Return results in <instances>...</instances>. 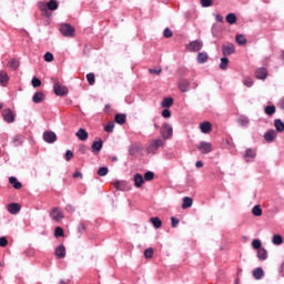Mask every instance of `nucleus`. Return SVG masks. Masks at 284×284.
Returning a JSON list of instances; mask_svg holds the SVG:
<instances>
[{"instance_id": "473e14b6", "label": "nucleus", "mask_w": 284, "mask_h": 284, "mask_svg": "<svg viewBox=\"0 0 284 284\" xmlns=\"http://www.w3.org/2000/svg\"><path fill=\"white\" fill-rule=\"evenodd\" d=\"M226 23H230V26H234V23H236V14L229 13L226 16Z\"/></svg>"}, {"instance_id": "4468645a", "label": "nucleus", "mask_w": 284, "mask_h": 284, "mask_svg": "<svg viewBox=\"0 0 284 284\" xmlns=\"http://www.w3.org/2000/svg\"><path fill=\"white\" fill-rule=\"evenodd\" d=\"M33 103H43L45 101V93L38 91L32 97Z\"/></svg>"}, {"instance_id": "69168bd1", "label": "nucleus", "mask_w": 284, "mask_h": 284, "mask_svg": "<svg viewBox=\"0 0 284 284\" xmlns=\"http://www.w3.org/2000/svg\"><path fill=\"white\" fill-rule=\"evenodd\" d=\"M73 179H83V173H81V171H75L73 173Z\"/></svg>"}, {"instance_id": "c756f323", "label": "nucleus", "mask_w": 284, "mask_h": 284, "mask_svg": "<svg viewBox=\"0 0 284 284\" xmlns=\"http://www.w3.org/2000/svg\"><path fill=\"white\" fill-rule=\"evenodd\" d=\"M257 258L260 261H265L267 258V251L265 248L257 250Z\"/></svg>"}, {"instance_id": "6ab92c4d", "label": "nucleus", "mask_w": 284, "mask_h": 284, "mask_svg": "<svg viewBox=\"0 0 284 284\" xmlns=\"http://www.w3.org/2000/svg\"><path fill=\"white\" fill-rule=\"evenodd\" d=\"M8 212L10 214H19L21 212V205L19 203H11L8 205Z\"/></svg>"}, {"instance_id": "864d4df0", "label": "nucleus", "mask_w": 284, "mask_h": 284, "mask_svg": "<svg viewBox=\"0 0 284 284\" xmlns=\"http://www.w3.org/2000/svg\"><path fill=\"white\" fill-rule=\"evenodd\" d=\"M105 132H113L114 131V122H109L105 128Z\"/></svg>"}, {"instance_id": "423d86ee", "label": "nucleus", "mask_w": 284, "mask_h": 284, "mask_svg": "<svg viewBox=\"0 0 284 284\" xmlns=\"http://www.w3.org/2000/svg\"><path fill=\"white\" fill-rule=\"evenodd\" d=\"M197 150L201 152V154H210V152H212L214 149L210 142H200Z\"/></svg>"}, {"instance_id": "de8ad7c7", "label": "nucleus", "mask_w": 284, "mask_h": 284, "mask_svg": "<svg viewBox=\"0 0 284 284\" xmlns=\"http://www.w3.org/2000/svg\"><path fill=\"white\" fill-rule=\"evenodd\" d=\"M261 240H253L252 241V247H253V250H261Z\"/></svg>"}, {"instance_id": "49530a36", "label": "nucleus", "mask_w": 284, "mask_h": 284, "mask_svg": "<svg viewBox=\"0 0 284 284\" xmlns=\"http://www.w3.org/2000/svg\"><path fill=\"white\" fill-rule=\"evenodd\" d=\"M31 84L33 88H41V81L37 77L32 78Z\"/></svg>"}, {"instance_id": "f03ea898", "label": "nucleus", "mask_w": 284, "mask_h": 284, "mask_svg": "<svg viewBox=\"0 0 284 284\" xmlns=\"http://www.w3.org/2000/svg\"><path fill=\"white\" fill-rule=\"evenodd\" d=\"M53 92L57 97H68V87L61 84L59 79L53 80Z\"/></svg>"}, {"instance_id": "6e6552de", "label": "nucleus", "mask_w": 284, "mask_h": 284, "mask_svg": "<svg viewBox=\"0 0 284 284\" xmlns=\"http://www.w3.org/2000/svg\"><path fill=\"white\" fill-rule=\"evenodd\" d=\"M160 132H161V136L164 138L165 140L172 139L173 129L170 124H164Z\"/></svg>"}, {"instance_id": "5fc2aeb1", "label": "nucleus", "mask_w": 284, "mask_h": 284, "mask_svg": "<svg viewBox=\"0 0 284 284\" xmlns=\"http://www.w3.org/2000/svg\"><path fill=\"white\" fill-rule=\"evenodd\" d=\"M202 8H210L212 0H200Z\"/></svg>"}, {"instance_id": "ea45409f", "label": "nucleus", "mask_w": 284, "mask_h": 284, "mask_svg": "<svg viewBox=\"0 0 284 284\" xmlns=\"http://www.w3.org/2000/svg\"><path fill=\"white\" fill-rule=\"evenodd\" d=\"M9 68H11V70H18L19 69V60H11L9 63H8Z\"/></svg>"}, {"instance_id": "393cba45", "label": "nucleus", "mask_w": 284, "mask_h": 284, "mask_svg": "<svg viewBox=\"0 0 284 284\" xmlns=\"http://www.w3.org/2000/svg\"><path fill=\"white\" fill-rule=\"evenodd\" d=\"M194 203V200L190 196L183 197V203H182V210H187V207H192V204Z\"/></svg>"}, {"instance_id": "5701e85b", "label": "nucleus", "mask_w": 284, "mask_h": 284, "mask_svg": "<svg viewBox=\"0 0 284 284\" xmlns=\"http://www.w3.org/2000/svg\"><path fill=\"white\" fill-rule=\"evenodd\" d=\"M75 136H78L80 141H88V131H85V129H79Z\"/></svg>"}, {"instance_id": "bf43d9fd", "label": "nucleus", "mask_w": 284, "mask_h": 284, "mask_svg": "<svg viewBox=\"0 0 284 284\" xmlns=\"http://www.w3.org/2000/svg\"><path fill=\"white\" fill-rule=\"evenodd\" d=\"M162 116H163L164 119H170V116H172V112H170V110H168V109H164V110L162 111Z\"/></svg>"}, {"instance_id": "13d9d810", "label": "nucleus", "mask_w": 284, "mask_h": 284, "mask_svg": "<svg viewBox=\"0 0 284 284\" xmlns=\"http://www.w3.org/2000/svg\"><path fill=\"white\" fill-rule=\"evenodd\" d=\"M113 187H115V190H123V182L121 181H115L112 183Z\"/></svg>"}, {"instance_id": "f3484780", "label": "nucleus", "mask_w": 284, "mask_h": 284, "mask_svg": "<svg viewBox=\"0 0 284 284\" xmlns=\"http://www.w3.org/2000/svg\"><path fill=\"white\" fill-rule=\"evenodd\" d=\"M133 181L136 187H143V183H145V180L143 179V175H141V173L134 174Z\"/></svg>"}, {"instance_id": "09e8293b", "label": "nucleus", "mask_w": 284, "mask_h": 284, "mask_svg": "<svg viewBox=\"0 0 284 284\" xmlns=\"http://www.w3.org/2000/svg\"><path fill=\"white\" fill-rule=\"evenodd\" d=\"M144 256H145V258H152V256H154V250H152V248H146V250L144 251Z\"/></svg>"}, {"instance_id": "20e7f679", "label": "nucleus", "mask_w": 284, "mask_h": 284, "mask_svg": "<svg viewBox=\"0 0 284 284\" xmlns=\"http://www.w3.org/2000/svg\"><path fill=\"white\" fill-rule=\"evenodd\" d=\"M60 32L67 38H72L74 37V32H77V29H74V27H72V24L70 23H62L60 24Z\"/></svg>"}, {"instance_id": "9b49d317", "label": "nucleus", "mask_w": 284, "mask_h": 284, "mask_svg": "<svg viewBox=\"0 0 284 284\" xmlns=\"http://www.w3.org/2000/svg\"><path fill=\"white\" fill-rule=\"evenodd\" d=\"M201 48H203V42H201L199 40L191 42L187 47L190 52H199L201 50Z\"/></svg>"}, {"instance_id": "7c9ffc66", "label": "nucleus", "mask_w": 284, "mask_h": 284, "mask_svg": "<svg viewBox=\"0 0 284 284\" xmlns=\"http://www.w3.org/2000/svg\"><path fill=\"white\" fill-rule=\"evenodd\" d=\"M275 130L276 132H284V123L281 121V119H276L274 121Z\"/></svg>"}, {"instance_id": "f257e3e1", "label": "nucleus", "mask_w": 284, "mask_h": 284, "mask_svg": "<svg viewBox=\"0 0 284 284\" xmlns=\"http://www.w3.org/2000/svg\"><path fill=\"white\" fill-rule=\"evenodd\" d=\"M39 10L44 17H50V11L54 12V10H59V2H57V0H50L47 4L44 2H40Z\"/></svg>"}, {"instance_id": "b1692460", "label": "nucleus", "mask_w": 284, "mask_h": 284, "mask_svg": "<svg viewBox=\"0 0 284 284\" xmlns=\"http://www.w3.org/2000/svg\"><path fill=\"white\" fill-rule=\"evenodd\" d=\"M9 183L13 185L14 190H21L23 187V184L14 176L9 178Z\"/></svg>"}, {"instance_id": "2f4dec72", "label": "nucleus", "mask_w": 284, "mask_h": 284, "mask_svg": "<svg viewBox=\"0 0 284 284\" xmlns=\"http://www.w3.org/2000/svg\"><path fill=\"white\" fill-rule=\"evenodd\" d=\"M264 112L267 114V116H272L273 114H276V106L267 105L265 106Z\"/></svg>"}, {"instance_id": "680f3d73", "label": "nucleus", "mask_w": 284, "mask_h": 284, "mask_svg": "<svg viewBox=\"0 0 284 284\" xmlns=\"http://www.w3.org/2000/svg\"><path fill=\"white\" fill-rule=\"evenodd\" d=\"M78 232L80 234H83V232H85V223H80L78 226Z\"/></svg>"}, {"instance_id": "0eeeda50", "label": "nucleus", "mask_w": 284, "mask_h": 284, "mask_svg": "<svg viewBox=\"0 0 284 284\" xmlns=\"http://www.w3.org/2000/svg\"><path fill=\"white\" fill-rule=\"evenodd\" d=\"M234 52H236V49L233 43L227 42L222 45V54L224 57H230V54H234Z\"/></svg>"}, {"instance_id": "ddd939ff", "label": "nucleus", "mask_w": 284, "mask_h": 284, "mask_svg": "<svg viewBox=\"0 0 284 284\" xmlns=\"http://www.w3.org/2000/svg\"><path fill=\"white\" fill-rule=\"evenodd\" d=\"M93 154H99L103 150V140L94 141L91 145Z\"/></svg>"}, {"instance_id": "8fccbe9b", "label": "nucleus", "mask_w": 284, "mask_h": 284, "mask_svg": "<svg viewBox=\"0 0 284 284\" xmlns=\"http://www.w3.org/2000/svg\"><path fill=\"white\" fill-rule=\"evenodd\" d=\"M163 37L165 39H172V37H173L172 30H170L169 28L164 29Z\"/></svg>"}, {"instance_id": "dca6fc26", "label": "nucleus", "mask_w": 284, "mask_h": 284, "mask_svg": "<svg viewBox=\"0 0 284 284\" xmlns=\"http://www.w3.org/2000/svg\"><path fill=\"white\" fill-rule=\"evenodd\" d=\"M9 81H10V77L8 75V72L0 71V85L2 88H6Z\"/></svg>"}, {"instance_id": "603ef678", "label": "nucleus", "mask_w": 284, "mask_h": 284, "mask_svg": "<svg viewBox=\"0 0 284 284\" xmlns=\"http://www.w3.org/2000/svg\"><path fill=\"white\" fill-rule=\"evenodd\" d=\"M163 72V69L158 68V69H149V74H156L159 77V74H161Z\"/></svg>"}, {"instance_id": "aec40b11", "label": "nucleus", "mask_w": 284, "mask_h": 284, "mask_svg": "<svg viewBox=\"0 0 284 284\" xmlns=\"http://www.w3.org/2000/svg\"><path fill=\"white\" fill-rule=\"evenodd\" d=\"M200 130L203 134H210V132H212V123H210V122L201 123Z\"/></svg>"}, {"instance_id": "a19ab883", "label": "nucleus", "mask_w": 284, "mask_h": 284, "mask_svg": "<svg viewBox=\"0 0 284 284\" xmlns=\"http://www.w3.org/2000/svg\"><path fill=\"white\" fill-rule=\"evenodd\" d=\"M13 144H14L16 146L22 145V144H23V138H21V135H16V136L13 138Z\"/></svg>"}, {"instance_id": "412c9836", "label": "nucleus", "mask_w": 284, "mask_h": 284, "mask_svg": "<svg viewBox=\"0 0 284 284\" xmlns=\"http://www.w3.org/2000/svg\"><path fill=\"white\" fill-rule=\"evenodd\" d=\"M265 276V272L263 271L262 267H257L253 271V277L255 281H261Z\"/></svg>"}, {"instance_id": "2eb2a0df", "label": "nucleus", "mask_w": 284, "mask_h": 284, "mask_svg": "<svg viewBox=\"0 0 284 284\" xmlns=\"http://www.w3.org/2000/svg\"><path fill=\"white\" fill-rule=\"evenodd\" d=\"M244 159L246 163H250L256 159V152L252 149H247L246 152L244 153Z\"/></svg>"}, {"instance_id": "bb28decb", "label": "nucleus", "mask_w": 284, "mask_h": 284, "mask_svg": "<svg viewBox=\"0 0 284 284\" xmlns=\"http://www.w3.org/2000/svg\"><path fill=\"white\" fill-rule=\"evenodd\" d=\"M161 105H162V108H172V105H174V99L164 98Z\"/></svg>"}, {"instance_id": "4c0bfd02", "label": "nucleus", "mask_w": 284, "mask_h": 284, "mask_svg": "<svg viewBox=\"0 0 284 284\" xmlns=\"http://www.w3.org/2000/svg\"><path fill=\"white\" fill-rule=\"evenodd\" d=\"M87 81H88L89 85H94V83H97V79L94 77V73H88L87 74Z\"/></svg>"}, {"instance_id": "0e129e2a", "label": "nucleus", "mask_w": 284, "mask_h": 284, "mask_svg": "<svg viewBox=\"0 0 284 284\" xmlns=\"http://www.w3.org/2000/svg\"><path fill=\"white\" fill-rule=\"evenodd\" d=\"M8 245V239L0 237V247H6Z\"/></svg>"}, {"instance_id": "79ce46f5", "label": "nucleus", "mask_w": 284, "mask_h": 284, "mask_svg": "<svg viewBox=\"0 0 284 284\" xmlns=\"http://www.w3.org/2000/svg\"><path fill=\"white\" fill-rule=\"evenodd\" d=\"M109 170H108V166H101L99 170H98V175L99 176H106Z\"/></svg>"}, {"instance_id": "a211bd4d", "label": "nucleus", "mask_w": 284, "mask_h": 284, "mask_svg": "<svg viewBox=\"0 0 284 284\" xmlns=\"http://www.w3.org/2000/svg\"><path fill=\"white\" fill-rule=\"evenodd\" d=\"M275 139H276V131H274V130H268V131L264 134V140H265L267 143L274 142Z\"/></svg>"}, {"instance_id": "72a5a7b5", "label": "nucleus", "mask_w": 284, "mask_h": 284, "mask_svg": "<svg viewBox=\"0 0 284 284\" xmlns=\"http://www.w3.org/2000/svg\"><path fill=\"white\" fill-rule=\"evenodd\" d=\"M252 214H253V216H262L263 215V210L261 209V205H255L252 209Z\"/></svg>"}, {"instance_id": "7ed1b4c3", "label": "nucleus", "mask_w": 284, "mask_h": 284, "mask_svg": "<svg viewBox=\"0 0 284 284\" xmlns=\"http://www.w3.org/2000/svg\"><path fill=\"white\" fill-rule=\"evenodd\" d=\"M163 145H165V141H163L162 139L153 140L146 148V152L149 154H156V150H159V148H163Z\"/></svg>"}, {"instance_id": "c03bdc74", "label": "nucleus", "mask_w": 284, "mask_h": 284, "mask_svg": "<svg viewBox=\"0 0 284 284\" xmlns=\"http://www.w3.org/2000/svg\"><path fill=\"white\" fill-rule=\"evenodd\" d=\"M154 180V172L148 171L144 173V181H153Z\"/></svg>"}, {"instance_id": "338daca9", "label": "nucleus", "mask_w": 284, "mask_h": 284, "mask_svg": "<svg viewBox=\"0 0 284 284\" xmlns=\"http://www.w3.org/2000/svg\"><path fill=\"white\" fill-rule=\"evenodd\" d=\"M215 19H216V21H217L219 23H223V16L216 14V16H215Z\"/></svg>"}, {"instance_id": "052dcab7", "label": "nucleus", "mask_w": 284, "mask_h": 284, "mask_svg": "<svg viewBox=\"0 0 284 284\" xmlns=\"http://www.w3.org/2000/svg\"><path fill=\"white\" fill-rule=\"evenodd\" d=\"M179 223H180L179 219L171 217V225H172V227H178Z\"/></svg>"}, {"instance_id": "37998d69", "label": "nucleus", "mask_w": 284, "mask_h": 284, "mask_svg": "<svg viewBox=\"0 0 284 284\" xmlns=\"http://www.w3.org/2000/svg\"><path fill=\"white\" fill-rule=\"evenodd\" d=\"M63 229L61 226H57L55 230H54V236L55 239H59L61 236H63Z\"/></svg>"}, {"instance_id": "cd10ccee", "label": "nucleus", "mask_w": 284, "mask_h": 284, "mask_svg": "<svg viewBox=\"0 0 284 284\" xmlns=\"http://www.w3.org/2000/svg\"><path fill=\"white\" fill-rule=\"evenodd\" d=\"M150 222L152 223V225L155 227V230L161 229V226L163 225V222L161 221V219L159 217H151Z\"/></svg>"}, {"instance_id": "39448f33", "label": "nucleus", "mask_w": 284, "mask_h": 284, "mask_svg": "<svg viewBox=\"0 0 284 284\" xmlns=\"http://www.w3.org/2000/svg\"><path fill=\"white\" fill-rule=\"evenodd\" d=\"M14 112H12V109H3L2 110V119L6 121V123H14L16 119Z\"/></svg>"}, {"instance_id": "6e6d98bb", "label": "nucleus", "mask_w": 284, "mask_h": 284, "mask_svg": "<svg viewBox=\"0 0 284 284\" xmlns=\"http://www.w3.org/2000/svg\"><path fill=\"white\" fill-rule=\"evenodd\" d=\"M74 159V153L70 150L65 152V161H72Z\"/></svg>"}, {"instance_id": "3c124183", "label": "nucleus", "mask_w": 284, "mask_h": 284, "mask_svg": "<svg viewBox=\"0 0 284 284\" xmlns=\"http://www.w3.org/2000/svg\"><path fill=\"white\" fill-rule=\"evenodd\" d=\"M44 61H47V63H50V62L54 61V55L50 52H47L44 54Z\"/></svg>"}, {"instance_id": "58836bf2", "label": "nucleus", "mask_w": 284, "mask_h": 284, "mask_svg": "<svg viewBox=\"0 0 284 284\" xmlns=\"http://www.w3.org/2000/svg\"><path fill=\"white\" fill-rule=\"evenodd\" d=\"M229 63H230V59H227V58H225V57L222 58V59H221V63H220L221 70H227Z\"/></svg>"}, {"instance_id": "e2e57ef3", "label": "nucleus", "mask_w": 284, "mask_h": 284, "mask_svg": "<svg viewBox=\"0 0 284 284\" xmlns=\"http://www.w3.org/2000/svg\"><path fill=\"white\" fill-rule=\"evenodd\" d=\"M79 152L81 154H88V146L82 144L80 148H79Z\"/></svg>"}, {"instance_id": "9d476101", "label": "nucleus", "mask_w": 284, "mask_h": 284, "mask_svg": "<svg viewBox=\"0 0 284 284\" xmlns=\"http://www.w3.org/2000/svg\"><path fill=\"white\" fill-rule=\"evenodd\" d=\"M43 141H45V143H55L57 133H54L53 131H45L43 133Z\"/></svg>"}, {"instance_id": "774afa93", "label": "nucleus", "mask_w": 284, "mask_h": 284, "mask_svg": "<svg viewBox=\"0 0 284 284\" xmlns=\"http://www.w3.org/2000/svg\"><path fill=\"white\" fill-rule=\"evenodd\" d=\"M195 168H203V162L202 161H197L195 163Z\"/></svg>"}, {"instance_id": "4be33fe9", "label": "nucleus", "mask_w": 284, "mask_h": 284, "mask_svg": "<svg viewBox=\"0 0 284 284\" xmlns=\"http://www.w3.org/2000/svg\"><path fill=\"white\" fill-rule=\"evenodd\" d=\"M55 256H58V258H65V246L63 244L55 248Z\"/></svg>"}, {"instance_id": "c9c22d12", "label": "nucleus", "mask_w": 284, "mask_h": 284, "mask_svg": "<svg viewBox=\"0 0 284 284\" xmlns=\"http://www.w3.org/2000/svg\"><path fill=\"white\" fill-rule=\"evenodd\" d=\"M272 243L273 245H283V236L273 235Z\"/></svg>"}, {"instance_id": "e433bc0d", "label": "nucleus", "mask_w": 284, "mask_h": 284, "mask_svg": "<svg viewBox=\"0 0 284 284\" xmlns=\"http://www.w3.org/2000/svg\"><path fill=\"white\" fill-rule=\"evenodd\" d=\"M235 41L239 45H245V43H247V39H245V36L243 34L236 36Z\"/></svg>"}, {"instance_id": "f704fd0d", "label": "nucleus", "mask_w": 284, "mask_h": 284, "mask_svg": "<svg viewBox=\"0 0 284 284\" xmlns=\"http://www.w3.org/2000/svg\"><path fill=\"white\" fill-rule=\"evenodd\" d=\"M209 57H207V53L205 52H200L197 54V62L199 63H205L207 61Z\"/></svg>"}, {"instance_id": "f8f14e48", "label": "nucleus", "mask_w": 284, "mask_h": 284, "mask_svg": "<svg viewBox=\"0 0 284 284\" xmlns=\"http://www.w3.org/2000/svg\"><path fill=\"white\" fill-rule=\"evenodd\" d=\"M267 69L265 68H258L255 70V79L264 81V79H267Z\"/></svg>"}, {"instance_id": "a18cd8bd", "label": "nucleus", "mask_w": 284, "mask_h": 284, "mask_svg": "<svg viewBox=\"0 0 284 284\" xmlns=\"http://www.w3.org/2000/svg\"><path fill=\"white\" fill-rule=\"evenodd\" d=\"M243 83L246 88H252V85H254V80H252V78H245Z\"/></svg>"}, {"instance_id": "1a4fd4ad", "label": "nucleus", "mask_w": 284, "mask_h": 284, "mask_svg": "<svg viewBox=\"0 0 284 284\" xmlns=\"http://www.w3.org/2000/svg\"><path fill=\"white\" fill-rule=\"evenodd\" d=\"M50 216L53 221H63V211L59 207H54L51 213Z\"/></svg>"}, {"instance_id": "4d7b16f0", "label": "nucleus", "mask_w": 284, "mask_h": 284, "mask_svg": "<svg viewBox=\"0 0 284 284\" xmlns=\"http://www.w3.org/2000/svg\"><path fill=\"white\" fill-rule=\"evenodd\" d=\"M239 123H240L241 125L245 126V125H247V123H250V120H248L247 118H245V116H241V118L239 119Z\"/></svg>"}, {"instance_id": "c85d7f7f", "label": "nucleus", "mask_w": 284, "mask_h": 284, "mask_svg": "<svg viewBox=\"0 0 284 284\" xmlns=\"http://www.w3.org/2000/svg\"><path fill=\"white\" fill-rule=\"evenodd\" d=\"M181 92H187L190 90V82L187 80H182L179 85Z\"/></svg>"}, {"instance_id": "a878e982", "label": "nucleus", "mask_w": 284, "mask_h": 284, "mask_svg": "<svg viewBox=\"0 0 284 284\" xmlns=\"http://www.w3.org/2000/svg\"><path fill=\"white\" fill-rule=\"evenodd\" d=\"M128 119V115L123 114V113H118L115 114L114 121L115 123H119V125H123V123H125Z\"/></svg>"}]
</instances>
